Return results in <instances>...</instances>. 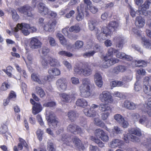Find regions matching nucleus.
<instances>
[{"instance_id":"nucleus-1","label":"nucleus","mask_w":151,"mask_h":151,"mask_svg":"<svg viewBox=\"0 0 151 151\" xmlns=\"http://www.w3.org/2000/svg\"><path fill=\"white\" fill-rule=\"evenodd\" d=\"M81 81L82 83L79 87L81 96L84 98H88L92 94L91 87L92 86L93 83H91L90 80L88 78L82 79Z\"/></svg>"},{"instance_id":"nucleus-2","label":"nucleus","mask_w":151,"mask_h":151,"mask_svg":"<svg viewBox=\"0 0 151 151\" xmlns=\"http://www.w3.org/2000/svg\"><path fill=\"white\" fill-rule=\"evenodd\" d=\"M74 71L79 75H82L85 77H88L91 75L92 70L87 63L83 65L81 68L75 66L74 68Z\"/></svg>"},{"instance_id":"nucleus-3","label":"nucleus","mask_w":151,"mask_h":151,"mask_svg":"<svg viewBox=\"0 0 151 151\" xmlns=\"http://www.w3.org/2000/svg\"><path fill=\"white\" fill-rule=\"evenodd\" d=\"M96 32V37L99 42L103 41L111 36V32L107 27H103L101 31L97 29Z\"/></svg>"},{"instance_id":"nucleus-4","label":"nucleus","mask_w":151,"mask_h":151,"mask_svg":"<svg viewBox=\"0 0 151 151\" xmlns=\"http://www.w3.org/2000/svg\"><path fill=\"white\" fill-rule=\"evenodd\" d=\"M46 114V119L51 128H55L59 126L60 123L53 112L47 111Z\"/></svg>"},{"instance_id":"nucleus-5","label":"nucleus","mask_w":151,"mask_h":151,"mask_svg":"<svg viewBox=\"0 0 151 151\" xmlns=\"http://www.w3.org/2000/svg\"><path fill=\"white\" fill-rule=\"evenodd\" d=\"M99 100L104 104L106 105L112 104L113 101V99L110 93L107 91H103L99 96Z\"/></svg>"},{"instance_id":"nucleus-6","label":"nucleus","mask_w":151,"mask_h":151,"mask_svg":"<svg viewBox=\"0 0 151 151\" xmlns=\"http://www.w3.org/2000/svg\"><path fill=\"white\" fill-rule=\"evenodd\" d=\"M99 109L101 111L105 112L101 114V119L104 120L107 118L112 111L111 108L108 105L104 104H99Z\"/></svg>"},{"instance_id":"nucleus-7","label":"nucleus","mask_w":151,"mask_h":151,"mask_svg":"<svg viewBox=\"0 0 151 151\" xmlns=\"http://www.w3.org/2000/svg\"><path fill=\"white\" fill-rule=\"evenodd\" d=\"M30 28L29 24L22 23L21 24L18 23L17 25V27L14 28V32H16L18 31L19 29L21 30L22 32L25 36L28 35L30 32L28 30Z\"/></svg>"},{"instance_id":"nucleus-8","label":"nucleus","mask_w":151,"mask_h":151,"mask_svg":"<svg viewBox=\"0 0 151 151\" xmlns=\"http://www.w3.org/2000/svg\"><path fill=\"white\" fill-rule=\"evenodd\" d=\"M33 3H35V5L38 2H40L37 5L38 12L41 14L44 15L47 14L48 13L49 10L45 4L40 1L42 0H32Z\"/></svg>"},{"instance_id":"nucleus-9","label":"nucleus","mask_w":151,"mask_h":151,"mask_svg":"<svg viewBox=\"0 0 151 151\" xmlns=\"http://www.w3.org/2000/svg\"><path fill=\"white\" fill-rule=\"evenodd\" d=\"M103 68H106L119 62V60L117 58L109 59L108 56H105L103 59Z\"/></svg>"},{"instance_id":"nucleus-10","label":"nucleus","mask_w":151,"mask_h":151,"mask_svg":"<svg viewBox=\"0 0 151 151\" xmlns=\"http://www.w3.org/2000/svg\"><path fill=\"white\" fill-rule=\"evenodd\" d=\"M19 11L27 16L33 17L34 15L31 12L32 8L29 5H26L19 8Z\"/></svg>"},{"instance_id":"nucleus-11","label":"nucleus","mask_w":151,"mask_h":151,"mask_svg":"<svg viewBox=\"0 0 151 151\" xmlns=\"http://www.w3.org/2000/svg\"><path fill=\"white\" fill-rule=\"evenodd\" d=\"M67 84L66 80L64 78L59 79L56 82V85L58 88L61 91H64L66 90Z\"/></svg>"},{"instance_id":"nucleus-12","label":"nucleus","mask_w":151,"mask_h":151,"mask_svg":"<svg viewBox=\"0 0 151 151\" xmlns=\"http://www.w3.org/2000/svg\"><path fill=\"white\" fill-rule=\"evenodd\" d=\"M41 45V43L36 37H34L31 38L30 46V48L32 49H33L40 48Z\"/></svg>"},{"instance_id":"nucleus-13","label":"nucleus","mask_w":151,"mask_h":151,"mask_svg":"<svg viewBox=\"0 0 151 151\" xmlns=\"http://www.w3.org/2000/svg\"><path fill=\"white\" fill-rule=\"evenodd\" d=\"M124 144L123 141L121 140L115 139H113L109 143V146L111 148L120 147Z\"/></svg>"},{"instance_id":"nucleus-14","label":"nucleus","mask_w":151,"mask_h":151,"mask_svg":"<svg viewBox=\"0 0 151 151\" xmlns=\"http://www.w3.org/2000/svg\"><path fill=\"white\" fill-rule=\"evenodd\" d=\"M60 140L64 144L72 146V142L70 136L68 134H63L61 135Z\"/></svg>"},{"instance_id":"nucleus-15","label":"nucleus","mask_w":151,"mask_h":151,"mask_svg":"<svg viewBox=\"0 0 151 151\" xmlns=\"http://www.w3.org/2000/svg\"><path fill=\"white\" fill-rule=\"evenodd\" d=\"M55 25L54 22L52 20H50L45 23L43 26V28L46 31L51 32L53 30Z\"/></svg>"},{"instance_id":"nucleus-16","label":"nucleus","mask_w":151,"mask_h":151,"mask_svg":"<svg viewBox=\"0 0 151 151\" xmlns=\"http://www.w3.org/2000/svg\"><path fill=\"white\" fill-rule=\"evenodd\" d=\"M73 142L76 147L80 151L85 149V147L83 145L81 141L76 137H75L73 139Z\"/></svg>"},{"instance_id":"nucleus-17","label":"nucleus","mask_w":151,"mask_h":151,"mask_svg":"<svg viewBox=\"0 0 151 151\" xmlns=\"http://www.w3.org/2000/svg\"><path fill=\"white\" fill-rule=\"evenodd\" d=\"M94 81L96 85L99 88H101L103 84V81L101 75L99 73H95L94 76Z\"/></svg>"},{"instance_id":"nucleus-18","label":"nucleus","mask_w":151,"mask_h":151,"mask_svg":"<svg viewBox=\"0 0 151 151\" xmlns=\"http://www.w3.org/2000/svg\"><path fill=\"white\" fill-rule=\"evenodd\" d=\"M119 26V23L117 21H112L110 22L106 27L111 32V34L112 31H114L117 29Z\"/></svg>"},{"instance_id":"nucleus-19","label":"nucleus","mask_w":151,"mask_h":151,"mask_svg":"<svg viewBox=\"0 0 151 151\" xmlns=\"http://www.w3.org/2000/svg\"><path fill=\"white\" fill-rule=\"evenodd\" d=\"M85 114L90 117H94L98 115V114L95 110L93 109H86L84 110Z\"/></svg>"},{"instance_id":"nucleus-20","label":"nucleus","mask_w":151,"mask_h":151,"mask_svg":"<svg viewBox=\"0 0 151 151\" xmlns=\"http://www.w3.org/2000/svg\"><path fill=\"white\" fill-rule=\"evenodd\" d=\"M124 106L129 110H134L137 107V104L128 101H125L123 104Z\"/></svg>"},{"instance_id":"nucleus-21","label":"nucleus","mask_w":151,"mask_h":151,"mask_svg":"<svg viewBox=\"0 0 151 151\" xmlns=\"http://www.w3.org/2000/svg\"><path fill=\"white\" fill-rule=\"evenodd\" d=\"M60 96L62 98V101L66 102H68L72 100L73 96L72 94L63 93L60 94Z\"/></svg>"},{"instance_id":"nucleus-22","label":"nucleus","mask_w":151,"mask_h":151,"mask_svg":"<svg viewBox=\"0 0 151 151\" xmlns=\"http://www.w3.org/2000/svg\"><path fill=\"white\" fill-rule=\"evenodd\" d=\"M115 42H116V47L119 49H122L123 46L124 38L120 36H117L114 38Z\"/></svg>"},{"instance_id":"nucleus-23","label":"nucleus","mask_w":151,"mask_h":151,"mask_svg":"<svg viewBox=\"0 0 151 151\" xmlns=\"http://www.w3.org/2000/svg\"><path fill=\"white\" fill-rule=\"evenodd\" d=\"M135 23L137 27L141 28L144 26L145 24V20L142 17L138 16L136 17Z\"/></svg>"},{"instance_id":"nucleus-24","label":"nucleus","mask_w":151,"mask_h":151,"mask_svg":"<svg viewBox=\"0 0 151 151\" xmlns=\"http://www.w3.org/2000/svg\"><path fill=\"white\" fill-rule=\"evenodd\" d=\"M76 104L77 106L80 107L85 108L88 105V102L84 99H78L76 102Z\"/></svg>"},{"instance_id":"nucleus-25","label":"nucleus","mask_w":151,"mask_h":151,"mask_svg":"<svg viewBox=\"0 0 151 151\" xmlns=\"http://www.w3.org/2000/svg\"><path fill=\"white\" fill-rule=\"evenodd\" d=\"M88 24L89 29L90 30L92 31L95 29L96 32L97 29H98L96 27V26L98 24V22L96 20L93 19L89 21Z\"/></svg>"},{"instance_id":"nucleus-26","label":"nucleus","mask_w":151,"mask_h":151,"mask_svg":"<svg viewBox=\"0 0 151 151\" xmlns=\"http://www.w3.org/2000/svg\"><path fill=\"white\" fill-rule=\"evenodd\" d=\"M42 110V107L39 103L35 104L32 107V113L35 115L40 112Z\"/></svg>"},{"instance_id":"nucleus-27","label":"nucleus","mask_w":151,"mask_h":151,"mask_svg":"<svg viewBox=\"0 0 151 151\" xmlns=\"http://www.w3.org/2000/svg\"><path fill=\"white\" fill-rule=\"evenodd\" d=\"M48 60L49 62V64L52 66H58L59 65V63L58 61L55 58L49 57L48 58Z\"/></svg>"},{"instance_id":"nucleus-28","label":"nucleus","mask_w":151,"mask_h":151,"mask_svg":"<svg viewBox=\"0 0 151 151\" xmlns=\"http://www.w3.org/2000/svg\"><path fill=\"white\" fill-rule=\"evenodd\" d=\"M78 116V114L76 112L73 111H70L68 113V116L72 122L74 121Z\"/></svg>"},{"instance_id":"nucleus-29","label":"nucleus","mask_w":151,"mask_h":151,"mask_svg":"<svg viewBox=\"0 0 151 151\" xmlns=\"http://www.w3.org/2000/svg\"><path fill=\"white\" fill-rule=\"evenodd\" d=\"M142 40L143 47L147 49H151V41L146 39L144 37H142Z\"/></svg>"},{"instance_id":"nucleus-30","label":"nucleus","mask_w":151,"mask_h":151,"mask_svg":"<svg viewBox=\"0 0 151 151\" xmlns=\"http://www.w3.org/2000/svg\"><path fill=\"white\" fill-rule=\"evenodd\" d=\"M126 67L124 65H118L114 68L113 72L116 74H118L119 72H122L126 70Z\"/></svg>"},{"instance_id":"nucleus-31","label":"nucleus","mask_w":151,"mask_h":151,"mask_svg":"<svg viewBox=\"0 0 151 151\" xmlns=\"http://www.w3.org/2000/svg\"><path fill=\"white\" fill-rule=\"evenodd\" d=\"M139 123L141 124L145 125L147 127H149L148 124L149 122V121L148 118L145 116H140L139 118Z\"/></svg>"},{"instance_id":"nucleus-32","label":"nucleus","mask_w":151,"mask_h":151,"mask_svg":"<svg viewBox=\"0 0 151 151\" xmlns=\"http://www.w3.org/2000/svg\"><path fill=\"white\" fill-rule=\"evenodd\" d=\"M143 89L144 92L147 95H151V88L149 84L147 83H144L143 85Z\"/></svg>"},{"instance_id":"nucleus-33","label":"nucleus","mask_w":151,"mask_h":151,"mask_svg":"<svg viewBox=\"0 0 151 151\" xmlns=\"http://www.w3.org/2000/svg\"><path fill=\"white\" fill-rule=\"evenodd\" d=\"M145 112L149 116H151V98L148 99Z\"/></svg>"},{"instance_id":"nucleus-34","label":"nucleus","mask_w":151,"mask_h":151,"mask_svg":"<svg viewBox=\"0 0 151 151\" xmlns=\"http://www.w3.org/2000/svg\"><path fill=\"white\" fill-rule=\"evenodd\" d=\"M57 37L59 39L60 43L62 45H67V41L66 39L61 33H58Z\"/></svg>"},{"instance_id":"nucleus-35","label":"nucleus","mask_w":151,"mask_h":151,"mask_svg":"<svg viewBox=\"0 0 151 151\" xmlns=\"http://www.w3.org/2000/svg\"><path fill=\"white\" fill-rule=\"evenodd\" d=\"M48 72L50 75L54 76H58L60 73V70L56 68L50 69Z\"/></svg>"},{"instance_id":"nucleus-36","label":"nucleus","mask_w":151,"mask_h":151,"mask_svg":"<svg viewBox=\"0 0 151 151\" xmlns=\"http://www.w3.org/2000/svg\"><path fill=\"white\" fill-rule=\"evenodd\" d=\"M77 127V125L71 124L68 126L67 127V130L68 132H70L74 134L76 132V128Z\"/></svg>"},{"instance_id":"nucleus-37","label":"nucleus","mask_w":151,"mask_h":151,"mask_svg":"<svg viewBox=\"0 0 151 151\" xmlns=\"http://www.w3.org/2000/svg\"><path fill=\"white\" fill-rule=\"evenodd\" d=\"M87 8L86 5L83 4H80V6H78L77 8L78 12H80L83 13L84 12H87Z\"/></svg>"},{"instance_id":"nucleus-38","label":"nucleus","mask_w":151,"mask_h":151,"mask_svg":"<svg viewBox=\"0 0 151 151\" xmlns=\"http://www.w3.org/2000/svg\"><path fill=\"white\" fill-rule=\"evenodd\" d=\"M81 29L78 24L72 26L69 29V31L70 32L78 33L80 31Z\"/></svg>"},{"instance_id":"nucleus-39","label":"nucleus","mask_w":151,"mask_h":151,"mask_svg":"<svg viewBox=\"0 0 151 151\" xmlns=\"http://www.w3.org/2000/svg\"><path fill=\"white\" fill-rule=\"evenodd\" d=\"M35 91L41 98L43 97L45 95L44 90L41 88L39 86H37L36 87Z\"/></svg>"},{"instance_id":"nucleus-40","label":"nucleus","mask_w":151,"mask_h":151,"mask_svg":"<svg viewBox=\"0 0 151 151\" xmlns=\"http://www.w3.org/2000/svg\"><path fill=\"white\" fill-rule=\"evenodd\" d=\"M130 132L138 136H140L142 134L141 130L139 128L132 129Z\"/></svg>"},{"instance_id":"nucleus-41","label":"nucleus","mask_w":151,"mask_h":151,"mask_svg":"<svg viewBox=\"0 0 151 151\" xmlns=\"http://www.w3.org/2000/svg\"><path fill=\"white\" fill-rule=\"evenodd\" d=\"M147 9L144 6H141L139 7L138 10L136 11L137 13L138 12L139 15H145L146 14Z\"/></svg>"},{"instance_id":"nucleus-42","label":"nucleus","mask_w":151,"mask_h":151,"mask_svg":"<svg viewBox=\"0 0 151 151\" xmlns=\"http://www.w3.org/2000/svg\"><path fill=\"white\" fill-rule=\"evenodd\" d=\"M122 132V130L118 127L115 126L112 129L111 134L115 135V134H121Z\"/></svg>"},{"instance_id":"nucleus-43","label":"nucleus","mask_w":151,"mask_h":151,"mask_svg":"<svg viewBox=\"0 0 151 151\" xmlns=\"http://www.w3.org/2000/svg\"><path fill=\"white\" fill-rule=\"evenodd\" d=\"M12 69L13 68L11 66H9L7 67L6 69H3L2 70L6 73L9 77H11L12 76L11 72Z\"/></svg>"},{"instance_id":"nucleus-44","label":"nucleus","mask_w":151,"mask_h":151,"mask_svg":"<svg viewBox=\"0 0 151 151\" xmlns=\"http://www.w3.org/2000/svg\"><path fill=\"white\" fill-rule=\"evenodd\" d=\"M127 136H128V138H130V140L133 142H139L140 141V139L135 136L128 133Z\"/></svg>"},{"instance_id":"nucleus-45","label":"nucleus","mask_w":151,"mask_h":151,"mask_svg":"<svg viewBox=\"0 0 151 151\" xmlns=\"http://www.w3.org/2000/svg\"><path fill=\"white\" fill-rule=\"evenodd\" d=\"M31 79L32 80L40 84V83H41L40 82V80L39 78V76L35 73H32L31 76Z\"/></svg>"},{"instance_id":"nucleus-46","label":"nucleus","mask_w":151,"mask_h":151,"mask_svg":"<svg viewBox=\"0 0 151 151\" xmlns=\"http://www.w3.org/2000/svg\"><path fill=\"white\" fill-rule=\"evenodd\" d=\"M83 45V42L80 40L76 41L74 44L75 49L78 50H79L82 47Z\"/></svg>"},{"instance_id":"nucleus-47","label":"nucleus","mask_w":151,"mask_h":151,"mask_svg":"<svg viewBox=\"0 0 151 151\" xmlns=\"http://www.w3.org/2000/svg\"><path fill=\"white\" fill-rule=\"evenodd\" d=\"M104 132V131L101 129H98L95 131V135L98 138H100Z\"/></svg>"},{"instance_id":"nucleus-48","label":"nucleus","mask_w":151,"mask_h":151,"mask_svg":"<svg viewBox=\"0 0 151 151\" xmlns=\"http://www.w3.org/2000/svg\"><path fill=\"white\" fill-rule=\"evenodd\" d=\"M110 85L111 86L114 87L116 86H122L123 84V82L121 81H114L111 82Z\"/></svg>"},{"instance_id":"nucleus-49","label":"nucleus","mask_w":151,"mask_h":151,"mask_svg":"<svg viewBox=\"0 0 151 151\" xmlns=\"http://www.w3.org/2000/svg\"><path fill=\"white\" fill-rule=\"evenodd\" d=\"M58 54L59 55L66 56L68 57H71L73 55L70 52L63 50L60 51L58 52Z\"/></svg>"},{"instance_id":"nucleus-50","label":"nucleus","mask_w":151,"mask_h":151,"mask_svg":"<svg viewBox=\"0 0 151 151\" xmlns=\"http://www.w3.org/2000/svg\"><path fill=\"white\" fill-rule=\"evenodd\" d=\"M130 117L133 121H137L138 119L140 117V116L137 113H131L130 114Z\"/></svg>"},{"instance_id":"nucleus-51","label":"nucleus","mask_w":151,"mask_h":151,"mask_svg":"<svg viewBox=\"0 0 151 151\" xmlns=\"http://www.w3.org/2000/svg\"><path fill=\"white\" fill-rule=\"evenodd\" d=\"M12 15L13 19L15 21H17L19 18V16L18 15L16 11L14 9L11 10Z\"/></svg>"},{"instance_id":"nucleus-52","label":"nucleus","mask_w":151,"mask_h":151,"mask_svg":"<svg viewBox=\"0 0 151 151\" xmlns=\"http://www.w3.org/2000/svg\"><path fill=\"white\" fill-rule=\"evenodd\" d=\"M47 149L48 151H55L53 143L51 141L47 142Z\"/></svg>"},{"instance_id":"nucleus-53","label":"nucleus","mask_w":151,"mask_h":151,"mask_svg":"<svg viewBox=\"0 0 151 151\" xmlns=\"http://www.w3.org/2000/svg\"><path fill=\"white\" fill-rule=\"evenodd\" d=\"M118 52V50L112 48L110 47L108 49L107 53V55L110 56L113 55V54H115Z\"/></svg>"},{"instance_id":"nucleus-54","label":"nucleus","mask_w":151,"mask_h":151,"mask_svg":"<svg viewBox=\"0 0 151 151\" xmlns=\"http://www.w3.org/2000/svg\"><path fill=\"white\" fill-rule=\"evenodd\" d=\"M136 62H137V63L135 64V66L136 67H145L147 65V63L144 60H139Z\"/></svg>"},{"instance_id":"nucleus-55","label":"nucleus","mask_w":151,"mask_h":151,"mask_svg":"<svg viewBox=\"0 0 151 151\" xmlns=\"http://www.w3.org/2000/svg\"><path fill=\"white\" fill-rule=\"evenodd\" d=\"M41 53L44 55H45L49 53L50 51V49L47 47L43 46L41 49Z\"/></svg>"},{"instance_id":"nucleus-56","label":"nucleus","mask_w":151,"mask_h":151,"mask_svg":"<svg viewBox=\"0 0 151 151\" xmlns=\"http://www.w3.org/2000/svg\"><path fill=\"white\" fill-rule=\"evenodd\" d=\"M114 118L119 124L122 121L124 118L120 114H117L114 116Z\"/></svg>"},{"instance_id":"nucleus-57","label":"nucleus","mask_w":151,"mask_h":151,"mask_svg":"<svg viewBox=\"0 0 151 151\" xmlns=\"http://www.w3.org/2000/svg\"><path fill=\"white\" fill-rule=\"evenodd\" d=\"M10 85L6 82H5L2 84L1 89L2 91H6L7 89L10 88Z\"/></svg>"},{"instance_id":"nucleus-58","label":"nucleus","mask_w":151,"mask_h":151,"mask_svg":"<svg viewBox=\"0 0 151 151\" xmlns=\"http://www.w3.org/2000/svg\"><path fill=\"white\" fill-rule=\"evenodd\" d=\"M95 53V51H91L86 52L83 54V56L85 58L93 56Z\"/></svg>"},{"instance_id":"nucleus-59","label":"nucleus","mask_w":151,"mask_h":151,"mask_svg":"<svg viewBox=\"0 0 151 151\" xmlns=\"http://www.w3.org/2000/svg\"><path fill=\"white\" fill-rule=\"evenodd\" d=\"M7 127L6 125L3 124L0 128V133L1 134H4L7 131Z\"/></svg>"},{"instance_id":"nucleus-60","label":"nucleus","mask_w":151,"mask_h":151,"mask_svg":"<svg viewBox=\"0 0 151 151\" xmlns=\"http://www.w3.org/2000/svg\"><path fill=\"white\" fill-rule=\"evenodd\" d=\"M50 77V76H42L40 80L41 83H40V84H44L47 80H49Z\"/></svg>"},{"instance_id":"nucleus-61","label":"nucleus","mask_w":151,"mask_h":151,"mask_svg":"<svg viewBox=\"0 0 151 151\" xmlns=\"http://www.w3.org/2000/svg\"><path fill=\"white\" fill-rule=\"evenodd\" d=\"M93 46L94 50L93 51H95V53L100 51L102 49V47L98 44L95 43Z\"/></svg>"},{"instance_id":"nucleus-62","label":"nucleus","mask_w":151,"mask_h":151,"mask_svg":"<svg viewBox=\"0 0 151 151\" xmlns=\"http://www.w3.org/2000/svg\"><path fill=\"white\" fill-rule=\"evenodd\" d=\"M43 134V131L40 129H38L37 131V134L38 138L40 141L42 139V135Z\"/></svg>"},{"instance_id":"nucleus-63","label":"nucleus","mask_w":151,"mask_h":151,"mask_svg":"<svg viewBox=\"0 0 151 151\" xmlns=\"http://www.w3.org/2000/svg\"><path fill=\"white\" fill-rule=\"evenodd\" d=\"M104 142H107L109 139L108 135L105 132L100 138Z\"/></svg>"},{"instance_id":"nucleus-64","label":"nucleus","mask_w":151,"mask_h":151,"mask_svg":"<svg viewBox=\"0 0 151 151\" xmlns=\"http://www.w3.org/2000/svg\"><path fill=\"white\" fill-rule=\"evenodd\" d=\"M148 139H147L146 142L145 141L144 142L143 145L147 148L148 151H151V146H150L151 145V143L148 142Z\"/></svg>"}]
</instances>
